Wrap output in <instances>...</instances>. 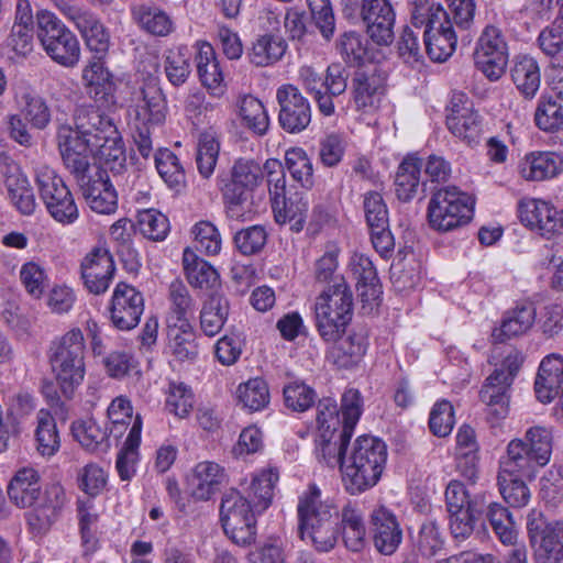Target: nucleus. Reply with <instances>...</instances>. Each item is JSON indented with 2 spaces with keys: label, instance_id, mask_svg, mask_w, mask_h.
<instances>
[{
  "label": "nucleus",
  "instance_id": "15",
  "mask_svg": "<svg viewBox=\"0 0 563 563\" xmlns=\"http://www.w3.org/2000/svg\"><path fill=\"white\" fill-rule=\"evenodd\" d=\"M423 38L426 51L434 62L446 60L455 51L457 38L453 22L448 11L437 5L428 13L424 24Z\"/></svg>",
  "mask_w": 563,
  "mask_h": 563
},
{
  "label": "nucleus",
  "instance_id": "31",
  "mask_svg": "<svg viewBox=\"0 0 563 563\" xmlns=\"http://www.w3.org/2000/svg\"><path fill=\"white\" fill-rule=\"evenodd\" d=\"M85 81L90 96L103 107H110L115 102V85L110 71L100 58H95L82 69Z\"/></svg>",
  "mask_w": 563,
  "mask_h": 563
},
{
  "label": "nucleus",
  "instance_id": "29",
  "mask_svg": "<svg viewBox=\"0 0 563 563\" xmlns=\"http://www.w3.org/2000/svg\"><path fill=\"white\" fill-rule=\"evenodd\" d=\"M536 317V307L529 302L517 305L506 311L500 325L493 329L494 342L501 343L527 333L534 324Z\"/></svg>",
  "mask_w": 563,
  "mask_h": 563
},
{
  "label": "nucleus",
  "instance_id": "48",
  "mask_svg": "<svg viewBox=\"0 0 563 563\" xmlns=\"http://www.w3.org/2000/svg\"><path fill=\"white\" fill-rule=\"evenodd\" d=\"M263 180V167L253 159L240 158L232 169L231 178L222 189H233V191H244L250 195L255 187Z\"/></svg>",
  "mask_w": 563,
  "mask_h": 563
},
{
  "label": "nucleus",
  "instance_id": "32",
  "mask_svg": "<svg viewBox=\"0 0 563 563\" xmlns=\"http://www.w3.org/2000/svg\"><path fill=\"white\" fill-rule=\"evenodd\" d=\"M183 266L186 278L194 288L218 292L221 286L218 271L189 247L184 250Z\"/></svg>",
  "mask_w": 563,
  "mask_h": 563
},
{
  "label": "nucleus",
  "instance_id": "58",
  "mask_svg": "<svg viewBox=\"0 0 563 563\" xmlns=\"http://www.w3.org/2000/svg\"><path fill=\"white\" fill-rule=\"evenodd\" d=\"M529 452L532 454L539 466L549 463L552 454L553 434L550 428L543 426H534L526 431L525 439Z\"/></svg>",
  "mask_w": 563,
  "mask_h": 563
},
{
  "label": "nucleus",
  "instance_id": "38",
  "mask_svg": "<svg viewBox=\"0 0 563 563\" xmlns=\"http://www.w3.org/2000/svg\"><path fill=\"white\" fill-rule=\"evenodd\" d=\"M14 99L25 120L33 128L42 130L47 126L51 121V111L43 98L26 86H18L14 88Z\"/></svg>",
  "mask_w": 563,
  "mask_h": 563
},
{
  "label": "nucleus",
  "instance_id": "5",
  "mask_svg": "<svg viewBox=\"0 0 563 563\" xmlns=\"http://www.w3.org/2000/svg\"><path fill=\"white\" fill-rule=\"evenodd\" d=\"M314 325L323 341H335L345 333L353 316V295L343 277L314 299Z\"/></svg>",
  "mask_w": 563,
  "mask_h": 563
},
{
  "label": "nucleus",
  "instance_id": "42",
  "mask_svg": "<svg viewBox=\"0 0 563 563\" xmlns=\"http://www.w3.org/2000/svg\"><path fill=\"white\" fill-rule=\"evenodd\" d=\"M422 163L415 155H407L395 176V192L399 200L410 201L418 192Z\"/></svg>",
  "mask_w": 563,
  "mask_h": 563
},
{
  "label": "nucleus",
  "instance_id": "45",
  "mask_svg": "<svg viewBox=\"0 0 563 563\" xmlns=\"http://www.w3.org/2000/svg\"><path fill=\"white\" fill-rule=\"evenodd\" d=\"M238 115L242 124L256 135H265L268 131L271 121L263 102L246 95L239 99Z\"/></svg>",
  "mask_w": 563,
  "mask_h": 563
},
{
  "label": "nucleus",
  "instance_id": "6",
  "mask_svg": "<svg viewBox=\"0 0 563 563\" xmlns=\"http://www.w3.org/2000/svg\"><path fill=\"white\" fill-rule=\"evenodd\" d=\"M36 35L47 56L56 64L73 68L80 60V44L73 33L53 12L36 13Z\"/></svg>",
  "mask_w": 563,
  "mask_h": 563
},
{
  "label": "nucleus",
  "instance_id": "43",
  "mask_svg": "<svg viewBox=\"0 0 563 563\" xmlns=\"http://www.w3.org/2000/svg\"><path fill=\"white\" fill-rule=\"evenodd\" d=\"M353 275L357 279V290L363 301L376 300L380 285L373 262L364 254H354L351 260Z\"/></svg>",
  "mask_w": 563,
  "mask_h": 563
},
{
  "label": "nucleus",
  "instance_id": "53",
  "mask_svg": "<svg viewBox=\"0 0 563 563\" xmlns=\"http://www.w3.org/2000/svg\"><path fill=\"white\" fill-rule=\"evenodd\" d=\"M486 508V496L474 495L473 504L465 510L450 512V529L455 539H465L474 530L475 521Z\"/></svg>",
  "mask_w": 563,
  "mask_h": 563
},
{
  "label": "nucleus",
  "instance_id": "55",
  "mask_svg": "<svg viewBox=\"0 0 563 563\" xmlns=\"http://www.w3.org/2000/svg\"><path fill=\"white\" fill-rule=\"evenodd\" d=\"M220 152V142L212 130L200 133L197 143L196 163L200 175L208 178L212 175Z\"/></svg>",
  "mask_w": 563,
  "mask_h": 563
},
{
  "label": "nucleus",
  "instance_id": "62",
  "mask_svg": "<svg viewBox=\"0 0 563 563\" xmlns=\"http://www.w3.org/2000/svg\"><path fill=\"white\" fill-rule=\"evenodd\" d=\"M137 227L146 239L153 241L165 240L170 229L167 217L156 209L139 211Z\"/></svg>",
  "mask_w": 563,
  "mask_h": 563
},
{
  "label": "nucleus",
  "instance_id": "12",
  "mask_svg": "<svg viewBox=\"0 0 563 563\" xmlns=\"http://www.w3.org/2000/svg\"><path fill=\"white\" fill-rule=\"evenodd\" d=\"M527 530L534 550L536 563H563V522L548 521L541 511L532 509L528 514Z\"/></svg>",
  "mask_w": 563,
  "mask_h": 563
},
{
  "label": "nucleus",
  "instance_id": "20",
  "mask_svg": "<svg viewBox=\"0 0 563 563\" xmlns=\"http://www.w3.org/2000/svg\"><path fill=\"white\" fill-rule=\"evenodd\" d=\"M385 76L376 65L361 68L352 79V95L355 108L362 113H374L385 92Z\"/></svg>",
  "mask_w": 563,
  "mask_h": 563
},
{
  "label": "nucleus",
  "instance_id": "41",
  "mask_svg": "<svg viewBox=\"0 0 563 563\" xmlns=\"http://www.w3.org/2000/svg\"><path fill=\"white\" fill-rule=\"evenodd\" d=\"M142 420L136 418L131 426L123 446L118 453L115 468L122 481H130L136 473L139 446L141 443Z\"/></svg>",
  "mask_w": 563,
  "mask_h": 563
},
{
  "label": "nucleus",
  "instance_id": "57",
  "mask_svg": "<svg viewBox=\"0 0 563 563\" xmlns=\"http://www.w3.org/2000/svg\"><path fill=\"white\" fill-rule=\"evenodd\" d=\"M239 402L250 411H260L269 404V390L262 378H252L236 389Z\"/></svg>",
  "mask_w": 563,
  "mask_h": 563
},
{
  "label": "nucleus",
  "instance_id": "23",
  "mask_svg": "<svg viewBox=\"0 0 563 563\" xmlns=\"http://www.w3.org/2000/svg\"><path fill=\"white\" fill-rule=\"evenodd\" d=\"M130 115L133 122L142 124H159L165 120L166 102L156 82L144 85L134 99Z\"/></svg>",
  "mask_w": 563,
  "mask_h": 563
},
{
  "label": "nucleus",
  "instance_id": "50",
  "mask_svg": "<svg viewBox=\"0 0 563 563\" xmlns=\"http://www.w3.org/2000/svg\"><path fill=\"white\" fill-rule=\"evenodd\" d=\"M77 514L81 536V545L85 549L86 554L93 553L99 547V514L96 510L93 501L90 499H78Z\"/></svg>",
  "mask_w": 563,
  "mask_h": 563
},
{
  "label": "nucleus",
  "instance_id": "28",
  "mask_svg": "<svg viewBox=\"0 0 563 563\" xmlns=\"http://www.w3.org/2000/svg\"><path fill=\"white\" fill-rule=\"evenodd\" d=\"M196 66L201 84L213 97L225 92L224 75L214 48L207 42L197 43Z\"/></svg>",
  "mask_w": 563,
  "mask_h": 563
},
{
  "label": "nucleus",
  "instance_id": "47",
  "mask_svg": "<svg viewBox=\"0 0 563 563\" xmlns=\"http://www.w3.org/2000/svg\"><path fill=\"white\" fill-rule=\"evenodd\" d=\"M341 525L345 547L354 552L362 550L365 544L366 528L363 514L356 505L347 504L343 507Z\"/></svg>",
  "mask_w": 563,
  "mask_h": 563
},
{
  "label": "nucleus",
  "instance_id": "52",
  "mask_svg": "<svg viewBox=\"0 0 563 563\" xmlns=\"http://www.w3.org/2000/svg\"><path fill=\"white\" fill-rule=\"evenodd\" d=\"M168 299L167 324L190 323L188 317L194 311L195 301L187 286L180 280H174L169 285Z\"/></svg>",
  "mask_w": 563,
  "mask_h": 563
},
{
  "label": "nucleus",
  "instance_id": "44",
  "mask_svg": "<svg viewBox=\"0 0 563 563\" xmlns=\"http://www.w3.org/2000/svg\"><path fill=\"white\" fill-rule=\"evenodd\" d=\"M287 51V43L280 36L264 34L258 36L247 53L250 63L267 67L279 62Z\"/></svg>",
  "mask_w": 563,
  "mask_h": 563
},
{
  "label": "nucleus",
  "instance_id": "35",
  "mask_svg": "<svg viewBox=\"0 0 563 563\" xmlns=\"http://www.w3.org/2000/svg\"><path fill=\"white\" fill-rule=\"evenodd\" d=\"M40 494V474L33 467L20 468L8 485V496L19 508L33 506Z\"/></svg>",
  "mask_w": 563,
  "mask_h": 563
},
{
  "label": "nucleus",
  "instance_id": "24",
  "mask_svg": "<svg viewBox=\"0 0 563 563\" xmlns=\"http://www.w3.org/2000/svg\"><path fill=\"white\" fill-rule=\"evenodd\" d=\"M410 542L416 556L431 560L434 556L442 555L445 551V530L437 520L424 519L415 531L410 532Z\"/></svg>",
  "mask_w": 563,
  "mask_h": 563
},
{
  "label": "nucleus",
  "instance_id": "10",
  "mask_svg": "<svg viewBox=\"0 0 563 563\" xmlns=\"http://www.w3.org/2000/svg\"><path fill=\"white\" fill-rule=\"evenodd\" d=\"M38 194L48 214L63 225H70L79 218V210L74 196L63 178L46 166L35 168Z\"/></svg>",
  "mask_w": 563,
  "mask_h": 563
},
{
  "label": "nucleus",
  "instance_id": "54",
  "mask_svg": "<svg viewBox=\"0 0 563 563\" xmlns=\"http://www.w3.org/2000/svg\"><path fill=\"white\" fill-rule=\"evenodd\" d=\"M525 476L498 472L497 483L504 500L514 508L528 505L531 492L523 481Z\"/></svg>",
  "mask_w": 563,
  "mask_h": 563
},
{
  "label": "nucleus",
  "instance_id": "14",
  "mask_svg": "<svg viewBox=\"0 0 563 563\" xmlns=\"http://www.w3.org/2000/svg\"><path fill=\"white\" fill-rule=\"evenodd\" d=\"M446 110L449 131L467 145H476L483 132V124L473 101L464 92L455 91L451 96Z\"/></svg>",
  "mask_w": 563,
  "mask_h": 563
},
{
  "label": "nucleus",
  "instance_id": "36",
  "mask_svg": "<svg viewBox=\"0 0 563 563\" xmlns=\"http://www.w3.org/2000/svg\"><path fill=\"white\" fill-rule=\"evenodd\" d=\"M511 80L518 91L527 99L536 97L541 85V73L538 62L531 56H519L510 69Z\"/></svg>",
  "mask_w": 563,
  "mask_h": 563
},
{
  "label": "nucleus",
  "instance_id": "3",
  "mask_svg": "<svg viewBox=\"0 0 563 563\" xmlns=\"http://www.w3.org/2000/svg\"><path fill=\"white\" fill-rule=\"evenodd\" d=\"M298 533L302 541L311 543L319 552L332 550L336 543L334 518L338 509L329 499L322 498L321 489L310 484L298 496Z\"/></svg>",
  "mask_w": 563,
  "mask_h": 563
},
{
  "label": "nucleus",
  "instance_id": "64",
  "mask_svg": "<svg viewBox=\"0 0 563 563\" xmlns=\"http://www.w3.org/2000/svg\"><path fill=\"white\" fill-rule=\"evenodd\" d=\"M78 31L81 33L90 51L97 54L107 53L110 44V35L100 20L90 13L82 22Z\"/></svg>",
  "mask_w": 563,
  "mask_h": 563
},
{
  "label": "nucleus",
  "instance_id": "4",
  "mask_svg": "<svg viewBox=\"0 0 563 563\" xmlns=\"http://www.w3.org/2000/svg\"><path fill=\"white\" fill-rule=\"evenodd\" d=\"M86 344L81 330L67 331L51 343L48 360L62 395L74 398L86 376Z\"/></svg>",
  "mask_w": 563,
  "mask_h": 563
},
{
  "label": "nucleus",
  "instance_id": "26",
  "mask_svg": "<svg viewBox=\"0 0 563 563\" xmlns=\"http://www.w3.org/2000/svg\"><path fill=\"white\" fill-rule=\"evenodd\" d=\"M328 350V360L339 368H351L357 365L367 350V335L363 330H352L345 336L332 341Z\"/></svg>",
  "mask_w": 563,
  "mask_h": 563
},
{
  "label": "nucleus",
  "instance_id": "1",
  "mask_svg": "<svg viewBox=\"0 0 563 563\" xmlns=\"http://www.w3.org/2000/svg\"><path fill=\"white\" fill-rule=\"evenodd\" d=\"M75 129L63 124L57 130V143L66 168L80 184L89 208L100 214L114 213L118 194L107 172L87 177L91 156L111 168L125 162L120 133L113 121L93 107H79L75 112Z\"/></svg>",
  "mask_w": 563,
  "mask_h": 563
},
{
  "label": "nucleus",
  "instance_id": "51",
  "mask_svg": "<svg viewBox=\"0 0 563 563\" xmlns=\"http://www.w3.org/2000/svg\"><path fill=\"white\" fill-rule=\"evenodd\" d=\"M133 16L142 30L155 36H167L174 30L172 18L155 5H139L133 9Z\"/></svg>",
  "mask_w": 563,
  "mask_h": 563
},
{
  "label": "nucleus",
  "instance_id": "9",
  "mask_svg": "<svg viewBox=\"0 0 563 563\" xmlns=\"http://www.w3.org/2000/svg\"><path fill=\"white\" fill-rule=\"evenodd\" d=\"M347 78L345 69L340 64L329 65L324 76L311 65H302L298 68V81L313 98L318 110L324 117L334 114L333 98L345 92Z\"/></svg>",
  "mask_w": 563,
  "mask_h": 563
},
{
  "label": "nucleus",
  "instance_id": "21",
  "mask_svg": "<svg viewBox=\"0 0 563 563\" xmlns=\"http://www.w3.org/2000/svg\"><path fill=\"white\" fill-rule=\"evenodd\" d=\"M187 481L191 496L206 501L228 482V474L219 463L201 461L191 468Z\"/></svg>",
  "mask_w": 563,
  "mask_h": 563
},
{
  "label": "nucleus",
  "instance_id": "22",
  "mask_svg": "<svg viewBox=\"0 0 563 563\" xmlns=\"http://www.w3.org/2000/svg\"><path fill=\"white\" fill-rule=\"evenodd\" d=\"M371 523L375 548L384 555L393 554L402 540V530L394 512L379 506L373 510Z\"/></svg>",
  "mask_w": 563,
  "mask_h": 563
},
{
  "label": "nucleus",
  "instance_id": "33",
  "mask_svg": "<svg viewBox=\"0 0 563 563\" xmlns=\"http://www.w3.org/2000/svg\"><path fill=\"white\" fill-rule=\"evenodd\" d=\"M278 481V468L267 466L252 474L250 482L246 479L241 482V487L253 500L254 507L258 511H264L272 504L274 489Z\"/></svg>",
  "mask_w": 563,
  "mask_h": 563
},
{
  "label": "nucleus",
  "instance_id": "16",
  "mask_svg": "<svg viewBox=\"0 0 563 563\" xmlns=\"http://www.w3.org/2000/svg\"><path fill=\"white\" fill-rule=\"evenodd\" d=\"M276 100L279 106L278 123L284 131L297 134L309 126L311 106L297 86L285 84L278 87Z\"/></svg>",
  "mask_w": 563,
  "mask_h": 563
},
{
  "label": "nucleus",
  "instance_id": "13",
  "mask_svg": "<svg viewBox=\"0 0 563 563\" xmlns=\"http://www.w3.org/2000/svg\"><path fill=\"white\" fill-rule=\"evenodd\" d=\"M509 49L503 31L495 25H486L474 51L476 68L490 81L499 80L506 71Z\"/></svg>",
  "mask_w": 563,
  "mask_h": 563
},
{
  "label": "nucleus",
  "instance_id": "17",
  "mask_svg": "<svg viewBox=\"0 0 563 563\" xmlns=\"http://www.w3.org/2000/svg\"><path fill=\"white\" fill-rule=\"evenodd\" d=\"M108 311L114 328L132 330L140 323L144 312V297L134 286L120 282L112 291Z\"/></svg>",
  "mask_w": 563,
  "mask_h": 563
},
{
  "label": "nucleus",
  "instance_id": "59",
  "mask_svg": "<svg viewBox=\"0 0 563 563\" xmlns=\"http://www.w3.org/2000/svg\"><path fill=\"white\" fill-rule=\"evenodd\" d=\"M285 166L294 180L305 188L313 185V167L305 150L300 147L289 148L285 154Z\"/></svg>",
  "mask_w": 563,
  "mask_h": 563
},
{
  "label": "nucleus",
  "instance_id": "11",
  "mask_svg": "<svg viewBox=\"0 0 563 563\" xmlns=\"http://www.w3.org/2000/svg\"><path fill=\"white\" fill-rule=\"evenodd\" d=\"M260 512L249 496L231 488L221 499L220 519L225 534L238 545L255 540V514Z\"/></svg>",
  "mask_w": 563,
  "mask_h": 563
},
{
  "label": "nucleus",
  "instance_id": "34",
  "mask_svg": "<svg viewBox=\"0 0 563 563\" xmlns=\"http://www.w3.org/2000/svg\"><path fill=\"white\" fill-rule=\"evenodd\" d=\"M539 467L526 442L522 439H514L507 445V454L500 460L498 472L533 479Z\"/></svg>",
  "mask_w": 563,
  "mask_h": 563
},
{
  "label": "nucleus",
  "instance_id": "25",
  "mask_svg": "<svg viewBox=\"0 0 563 563\" xmlns=\"http://www.w3.org/2000/svg\"><path fill=\"white\" fill-rule=\"evenodd\" d=\"M518 212L520 221L542 235L559 234L556 222L558 210L548 201L536 198H526L519 202Z\"/></svg>",
  "mask_w": 563,
  "mask_h": 563
},
{
  "label": "nucleus",
  "instance_id": "8",
  "mask_svg": "<svg viewBox=\"0 0 563 563\" xmlns=\"http://www.w3.org/2000/svg\"><path fill=\"white\" fill-rule=\"evenodd\" d=\"M474 210L473 198L456 186L437 190L428 205L430 227L439 232L452 231L471 221Z\"/></svg>",
  "mask_w": 563,
  "mask_h": 563
},
{
  "label": "nucleus",
  "instance_id": "18",
  "mask_svg": "<svg viewBox=\"0 0 563 563\" xmlns=\"http://www.w3.org/2000/svg\"><path fill=\"white\" fill-rule=\"evenodd\" d=\"M117 267L110 251L96 246L89 251L80 263V278L85 289L92 295H103L112 284Z\"/></svg>",
  "mask_w": 563,
  "mask_h": 563
},
{
  "label": "nucleus",
  "instance_id": "7",
  "mask_svg": "<svg viewBox=\"0 0 563 563\" xmlns=\"http://www.w3.org/2000/svg\"><path fill=\"white\" fill-rule=\"evenodd\" d=\"M522 362L523 356L520 352H510L482 386L479 397L485 404L487 417L493 423L499 422L508 416L511 386Z\"/></svg>",
  "mask_w": 563,
  "mask_h": 563
},
{
  "label": "nucleus",
  "instance_id": "60",
  "mask_svg": "<svg viewBox=\"0 0 563 563\" xmlns=\"http://www.w3.org/2000/svg\"><path fill=\"white\" fill-rule=\"evenodd\" d=\"M364 400L356 388L346 389L341 397L343 438H351L363 413Z\"/></svg>",
  "mask_w": 563,
  "mask_h": 563
},
{
  "label": "nucleus",
  "instance_id": "56",
  "mask_svg": "<svg viewBox=\"0 0 563 563\" xmlns=\"http://www.w3.org/2000/svg\"><path fill=\"white\" fill-rule=\"evenodd\" d=\"M191 54L187 46H177L166 52L164 69L167 79L174 86H180L188 79Z\"/></svg>",
  "mask_w": 563,
  "mask_h": 563
},
{
  "label": "nucleus",
  "instance_id": "46",
  "mask_svg": "<svg viewBox=\"0 0 563 563\" xmlns=\"http://www.w3.org/2000/svg\"><path fill=\"white\" fill-rule=\"evenodd\" d=\"M35 441L37 452L44 457L55 455L60 448L56 421L47 409H41L36 413Z\"/></svg>",
  "mask_w": 563,
  "mask_h": 563
},
{
  "label": "nucleus",
  "instance_id": "19",
  "mask_svg": "<svg viewBox=\"0 0 563 563\" xmlns=\"http://www.w3.org/2000/svg\"><path fill=\"white\" fill-rule=\"evenodd\" d=\"M361 20L375 44L389 46L394 42L396 10L391 0H362Z\"/></svg>",
  "mask_w": 563,
  "mask_h": 563
},
{
  "label": "nucleus",
  "instance_id": "2",
  "mask_svg": "<svg viewBox=\"0 0 563 563\" xmlns=\"http://www.w3.org/2000/svg\"><path fill=\"white\" fill-rule=\"evenodd\" d=\"M387 456V445L379 438H356L343 459L342 482L345 490L358 495L373 488L382 477Z\"/></svg>",
  "mask_w": 563,
  "mask_h": 563
},
{
  "label": "nucleus",
  "instance_id": "30",
  "mask_svg": "<svg viewBox=\"0 0 563 563\" xmlns=\"http://www.w3.org/2000/svg\"><path fill=\"white\" fill-rule=\"evenodd\" d=\"M563 383V356L550 354L545 356L539 366L534 380V393L543 404L551 402L559 394Z\"/></svg>",
  "mask_w": 563,
  "mask_h": 563
},
{
  "label": "nucleus",
  "instance_id": "61",
  "mask_svg": "<svg viewBox=\"0 0 563 563\" xmlns=\"http://www.w3.org/2000/svg\"><path fill=\"white\" fill-rule=\"evenodd\" d=\"M486 507L488 508L487 517L499 540L504 544H515L517 531L515 529L514 519L508 509L500 504L488 503L487 500Z\"/></svg>",
  "mask_w": 563,
  "mask_h": 563
},
{
  "label": "nucleus",
  "instance_id": "27",
  "mask_svg": "<svg viewBox=\"0 0 563 563\" xmlns=\"http://www.w3.org/2000/svg\"><path fill=\"white\" fill-rule=\"evenodd\" d=\"M563 172V153L554 151L531 152L519 164V173L526 180L552 179Z\"/></svg>",
  "mask_w": 563,
  "mask_h": 563
},
{
  "label": "nucleus",
  "instance_id": "63",
  "mask_svg": "<svg viewBox=\"0 0 563 563\" xmlns=\"http://www.w3.org/2000/svg\"><path fill=\"white\" fill-rule=\"evenodd\" d=\"M155 166L162 179L170 188L178 189L185 183V172L177 156L169 150H159L155 154Z\"/></svg>",
  "mask_w": 563,
  "mask_h": 563
},
{
  "label": "nucleus",
  "instance_id": "37",
  "mask_svg": "<svg viewBox=\"0 0 563 563\" xmlns=\"http://www.w3.org/2000/svg\"><path fill=\"white\" fill-rule=\"evenodd\" d=\"M229 310L228 299L219 292H212L200 310L199 321L202 333L210 338L220 333L228 320Z\"/></svg>",
  "mask_w": 563,
  "mask_h": 563
},
{
  "label": "nucleus",
  "instance_id": "39",
  "mask_svg": "<svg viewBox=\"0 0 563 563\" xmlns=\"http://www.w3.org/2000/svg\"><path fill=\"white\" fill-rule=\"evenodd\" d=\"M336 47L343 60L351 66L372 64L376 59L368 41L355 31L343 33L338 40Z\"/></svg>",
  "mask_w": 563,
  "mask_h": 563
},
{
  "label": "nucleus",
  "instance_id": "49",
  "mask_svg": "<svg viewBox=\"0 0 563 563\" xmlns=\"http://www.w3.org/2000/svg\"><path fill=\"white\" fill-rule=\"evenodd\" d=\"M275 219L278 223H291L296 231H300L306 222L308 201L295 194L290 197H282L272 202Z\"/></svg>",
  "mask_w": 563,
  "mask_h": 563
},
{
  "label": "nucleus",
  "instance_id": "40",
  "mask_svg": "<svg viewBox=\"0 0 563 563\" xmlns=\"http://www.w3.org/2000/svg\"><path fill=\"white\" fill-rule=\"evenodd\" d=\"M168 352L180 362H192L198 355L196 333L191 323L167 324Z\"/></svg>",
  "mask_w": 563,
  "mask_h": 563
}]
</instances>
